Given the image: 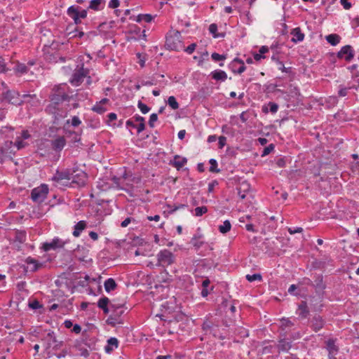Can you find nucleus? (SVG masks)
Masks as SVG:
<instances>
[{
    "instance_id": "nucleus-1",
    "label": "nucleus",
    "mask_w": 359,
    "mask_h": 359,
    "mask_svg": "<svg viewBox=\"0 0 359 359\" xmlns=\"http://www.w3.org/2000/svg\"><path fill=\"white\" fill-rule=\"evenodd\" d=\"M69 87L66 83L55 85L51 89L49 94V100H54L62 103L70 102L73 99V95L69 94Z\"/></svg>"
},
{
    "instance_id": "nucleus-2",
    "label": "nucleus",
    "mask_w": 359,
    "mask_h": 359,
    "mask_svg": "<svg viewBox=\"0 0 359 359\" xmlns=\"http://www.w3.org/2000/svg\"><path fill=\"white\" fill-rule=\"evenodd\" d=\"M218 322L212 316H206L201 325L202 330L205 334H210L215 338L224 339L226 337L220 332Z\"/></svg>"
},
{
    "instance_id": "nucleus-3",
    "label": "nucleus",
    "mask_w": 359,
    "mask_h": 359,
    "mask_svg": "<svg viewBox=\"0 0 359 359\" xmlns=\"http://www.w3.org/2000/svg\"><path fill=\"white\" fill-rule=\"evenodd\" d=\"M110 308L111 313L107 318L106 323L112 327H115L118 324H123L122 316L127 309V308H124V304H111Z\"/></svg>"
},
{
    "instance_id": "nucleus-4",
    "label": "nucleus",
    "mask_w": 359,
    "mask_h": 359,
    "mask_svg": "<svg viewBox=\"0 0 359 359\" xmlns=\"http://www.w3.org/2000/svg\"><path fill=\"white\" fill-rule=\"evenodd\" d=\"M182 36L179 31L170 32L166 36L165 47L167 50L180 51L184 49V46L181 39Z\"/></svg>"
},
{
    "instance_id": "nucleus-5",
    "label": "nucleus",
    "mask_w": 359,
    "mask_h": 359,
    "mask_svg": "<svg viewBox=\"0 0 359 359\" xmlns=\"http://www.w3.org/2000/svg\"><path fill=\"white\" fill-rule=\"evenodd\" d=\"M44 111L47 114L52 116L53 126L50 127V131L57 132L61 128L60 124L62 121L67 116L68 111L67 109L55 110L53 111V112H50V111L47 109H44Z\"/></svg>"
},
{
    "instance_id": "nucleus-6",
    "label": "nucleus",
    "mask_w": 359,
    "mask_h": 359,
    "mask_svg": "<svg viewBox=\"0 0 359 359\" xmlns=\"http://www.w3.org/2000/svg\"><path fill=\"white\" fill-rule=\"evenodd\" d=\"M157 263L156 266L165 268L175 262L176 256L169 250H161L156 255Z\"/></svg>"
},
{
    "instance_id": "nucleus-7",
    "label": "nucleus",
    "mask_w": 359,
    "mask_h": 359,
    "mask_svg": "<svg viewBox=\"0 0 359 359\" xmlns=\"http://www.w3.org/2000/svg\"><path fill=\"white\" fill-rule=\"evenodd\" d=\"M48 191L49 189L48 185L42 184L32 190L31 198L35 203H41L47 198Z\"/></svg>"
},
{
    "instance_id": "nucleus-8",
    "label": "nucleus",
    "mask_w": 359,
    "mask_h": 359,
    "mask_svg": "<svg viewBox=\"0 0 359 359\" xmlns=\"http://www.w3.org/2000/svg\"><path fill=\"white\" fill-rule=\"evenodd\" d=\"M1 95L3 100H6L9 104L13 105L20 106L22 104V103L24 102V100H22L21 95L19 93V92L15 90L8 89L6 91L3 92Z\"/></svg>"
},
{
    "instance_id": "nucleus-9",
    "label": "nucleus",
    "mask_w": 359,
    "mask_h": 359,
    "mask_svg": "<svg viewBox=\"0 0 359 359\" xmlns=\"http://www.w3.org/2000/svg\"><path fill=\"white\" fill-rule=\"evenodd\" d=\"M89 74V69L83 67V64L76 69L69 79V82L72 86H79L83 81L85 77Z\"/></svg>"
},
{
    "instance_id": "nucleus-10",
    "label": "nucleus",
    "mask_w": 359,
    "mask_h": 359,
    "mask_svg": "<svg viewBox=\"0 0 359 359\" xmlns=\"http://www.w3.org/2000/svg\"><path fill=\"white\" fill-rule=\"evenodd\" d=\"M324 294H316L315 295H309V304L313 311L320 313L324 307L323 299Z\"/></svg>"
},
{
    "instance_id": "nucleus-11",
    "label": "nucleus",
    "mask_w": 359,
    "mask_h": 359,
    "mask_svg": "<svg viewBox=\"0 0 359 359\" xmlns=\"http://www.w3.org/2000/svg\"><path fill=\"white\" fill-rule=\"evenodd\" d=\"M67 243V241H63L57 237L54 238L50 242H45L42 244L41 249L45 252H48L51 250H57L62 248Z\"/></svg>"
},
{
    "instance_id": "nucleus-12",
    "label": "nucleus",
    "mask_w": 359,
    "mask_h": 359,
    "mask_svg": "<svg viewBox=\"0 0 359 359\" xmlns=\"http://www.w3.org/2000/svg\"><path fill=\"white\" fill-rule=\"evenodd\" d=\"M309 323L311 329L313 332H318L325 327L326 320L322 316L316 313L311 318Z\"/></svg>"
},
{
    "instance_id": "nucleus-13",
    "label": "nucleus",
    "mask_w": 359,
    "mask_h": 359,
    "mask_svg": "<svg viewBox=\"0 0 359 359\" xmlns=\"http://www.w3.org/2000/svg\"><path fill=\"white\" fill-rule=\"evenodd\" d=\"M313 283L312 287L315 289L316 294H325L326 283L324 281V277L322 274H316L313 277Z\"/></svg>"
},
{
    "instance_id": "nucleus-14",
    "label": "nucleus",
    "mask_w": 359,
    "mask_h": 359,
    "mask_svg": "<svg viewBox=\"0 0 359 359\" xmlns=\"http://www.w3.org/2000/svg\"><path fill=\"white\" fill-rule=\"evenodd\" d=\"M229 68L233 74H241L243 73L246 67L243 60L236 57L229 65Z\"/></svg>"
},
{
    "instance_id": "nucleus-15",
    "label": "nucleus",
    "mask_w": 359,
    "mask_h": 359,
    "mask_svg": "<svg viewBox=\"0 0 359 359\" xmlns=\"http://www.w3.org/2000/svg\"><path fill=\"white\" fill-rule=\"evenodd\" d=\"M338 58L344 57L345 60L350 62L354 57V51L350 45L343 46L337 54Z\"/></svg>"
},
{
    "instance_id": "nucleus-16",
    "label": "nucleus",
    "mask_w": 359,
    "mask_h": 359,
    "mask_svg": "<svg viewBox=\"0 0 359 359\" xmlns=\"http://www.w3.org/2000/svg\"><path fill=\"white\" fill-rule=\"evenodd\" d=\"M74 172L75 171H74ZM72 175H73V172H71V170L69 169H66L62 171L57 170L54 175L52 177L51 180L55 182H60L61 180H71Z\"/></svg>"
},
{
    "instance_id": "nucleus-17",
    "label": "nucleus",
    "mask_w": 359,
    "mask_h": 359,
    "mask_svg": "<svg viewBox=\"0 0 359 359\" xmlns=\"http://www.w3.org/2000/svg\"><path fill=\"white\" fill-rule=\"evenodd\" d=\"M297 314L301 319H306L310 313L308 302L306 301H302L298 305Z\"/></svg>"
},
{
    "instance_id": "nucleus-18",
    "label": "nucleus",
    "mask_w": 359,
    "mask_h": 359,
    "mask_svg": "<svg viewBox=\"0 0 359 359\" xmlns=\"http://www.w3.org/2000/svg\"><path fill=\"white\" fill-rule=\"evenodd\" d=\"M292 346V341L286 338H280L278 341L277 348L278 353L288 352Z\"/></svg>"
},
{
    "instance_id": "nucleus-19",
    "label": "nucleus",
    "mask_w": 359,
    "mask_h": 359,
    "mask_svg": "<svg viewBox=\"0 0 359 359\" xmlns=\"http://www.w3.org/2000/svg\"><path fill=\"white\" fill-rule=\"evenodd\" d=\"M72 184H76L79 187H84L86 183L87 175L85 172H80L76 175H72Z\"/></svg>"
},
{
    "instance_id": "nucleus-20",
    "label": "nucleus",
    "mask_w": 359,
    "mask_h": 359,
    "mask_svg": "<svg viewBox=\"0 0 359 359\" xmlns=\"http://www.w3.org/2000/svg\"><path fill=\"white\" fill-rule=\"evenodd\" d=\"M66 140L63 136H58L51 141V146L54 151H60L66 145Z\"/></svg>"
},
{
    "instance_id": "nucleus-21",
    "label": "nucleus",
    "mask_w": 359,
    "mask_h": 359,
    "mask_svg": "<svg viewBox=\"0 0 359 359\" xmlns=\"http://www.w3.org/2000/svg\"><path fill=\"white\" fill-rule=\"evenodd\" d=\"M187 163V158L175 155L173 160L170 161L169 165L175 167L177 170H180Z\"/></svg>"
},
{
    "instance_id": "nucleus-22",
    "label": "nucleus",
    "mask_w": 359,
    "mask_h": 359,
    "mask_svg": "<svg viewBox=\"0 0 359 359\" xmlns=\"http://www.w3.org/2000/svg\"><path fill=\"white\" fill-rule=\"evenodd\" d=\"M89 250L84 247L80 248L79 246L74 250V257L76 259L81 262H87L86 257L88 255Z\"/></svg>"
},
{
    "instance_id": "nucleus-23",
    "label": "nucleus",
    "mask_w": 359,
    "mask_h": 359,
    "mask_svg": "<svg viewBox=\"0 0 359 359\" xmlns=\"http://www.w3.org/2000/svg\"><path fill=\"white\" fill-rule=\"evenodd\" d=\"M210 76H211L212 79L221 82L225 81L227 79V74L221 69H216L212 71Z\"/></svg>"
},
{
    "instance_id": "nucleus-24",
    "label": "nucleus",
    "mask_w": 359,
    "mask_h": 359,
    "mask_svg": "<svg viewBox=\"0 0 359 359\" xmlns=\"http://www.w3.org/2000/svg\"><path fill=\"white\" fill-rule=\"evenodd\" d=\"M250 189V185L246 182H243L240 184L239 187H237L238 195L241 199H244L246 197L247 193Z\"/></svg>"
},
{
    "instance_id": "nucleus-25",
    "label": "nucleus",
    "mask_w": 359,
    "mask_h": 359,
    "mask_svg": "<svg viewBox=\"0 0 359 359\" xmlns=\"http://www.w3.org/2000/svg\"><path fill=\"white\" fill-rule=\"evenodd\" d=\"M337 339H329L325 341L326 348L328 354H337L339 351V347L336 345Z\"/></svg>"
},
{
    "instance_id": "nucleus-26",
    "label": "nucleus",
    "mask_w": 359,
    "mask_h": 359,
    "mask_svg": "<svg viewBox=\"0 0 359 359\" xmlns=\"http://www.w3.org/2000/svg\"><path fill=\"white\" fill-rule=\"evenodd\" d=\"M105 0H91L89 2L88 9H92L95 11H101L104 8Z\"/></svg>"
},
{
    "instance_id": "nucleus-27",
    "label": "nucleus",
    "mask_w": 359,
    "mask_h": 359,
    "mask_svg": "<svg viewBox=\"0 0 359 359\" xmlns=\"http://www.w3.org/2000/svg\"><path fill=\"white\" fill-rule=\"evenodd\" d=\"M25 263L30 266L29 271L32 272L36 271L43 266V264L39 263L36 259L31 257H28L25 259Z\"/></svg>"
},
{
    "instance_id": "nucleus-28",
    "label": "nucleus",
    "mask_w": 359,
    "mask_h": 359,
    "mask_svg": "<svg viewBox=\"0 0 359 359\" xmlns=\"http://www.w3.org/2000/svg\"><path fill=\"white\" fill-rule=\"evenodd\" d=\"M13 144L14 143L12 141H6L0 148V154L6 156L11 154H14L15 151L12 149Z\"/></svg>"
},
{
    "instance_id": "nucleus-29",
    "label": "nucleus",
    "mask_w": 359,
    "mask_h": 359,
    "mask_svg": "<svg viewBox=\"0 0 359 359\" xmlns=\"http://www.w3.org/2000/svg\"><path fill=\"white\" fill-rule=\"evenodd\" d=\"M291 34L294 36L291 39L294 43L302 41L304 39V34L302 32L300 27H296L292 29Z\"/></svg>"
},
{
    "instance_id": "nucleus-30",
    "label": "nucleus",
    "mask_w": 359,
    "mask_h": 359,
    "mask_svg": "<svg viewBox=\"0 0 359 359\" xmlns=\"http://www.w3.org/2000/svg\"><path fill=\"white\" fill-rule=\"evenodd\" d=\"M203 238V235L201 233L194 234L191 238L190 243L194 247V248L198 250H199L203 245L204 244V241L201 239Z\"/></svg>"
},
{
    "instance_id": "nucleus-31",
    "label": "nucleus",
    "mask_w": 359,
    "mask_h": 359,
    "mask_svg": "<svg viewBox=\"0 0 359 359\" xmlns=\"http://www.w3.org/2000/svg\"><path fill=\"white\" fill-rule=\"evenodd\" d=\"M87 226V223L84 220L78 222L74 226L73 236L79 237L81 235L82 231H83Z\"/></svg>"
},
{
    "instance_id": "nucleus-32",
    "label": "nucleus",
    "mask_w": 359,
    "mask_h": 359,
    "mask_svg": "<svg viewBox=\"0 0 359 359\" xmlns=\"http://www.w3.org/2000/svg\"><path fill=\"white\" fill-rule=\"evenodd\" d=\"M130 19L137 22H141L142 21H144L146 22H150L154 19V16L151 14H139L137 16H130Z\"/></svg>"
},
{
    "instance_id": "nucleus-33",
    "label": "nucleus",
    "mask_w": 359,
    "mask_h": 359,
    "mask_svg": "<svg viewBox=\"0 0 359 359\" xmlns=\"http://www.w3.org/2000/svg\"><path fill=\"white\" fill-rule=\"evenodd\" d=\"M278 105L276 102H269L268 103V105H264L262 107V111L264 114L269 113V111H271L272 114H275L278 111Z\"/></svg>"
},
{
    "instance_id": "nucleus-34",
    "label": "nucleus",
    "mask_w": 359,
    "mask_h": 359,
    "mask_svg": "<svg viewBox=\"0 0 359 359\" xmlns=\"http://www.w3.org/2000/svg\"><path fill=\"white\" fill-rule=\"evenodd\" d=\"M62 102L54 100H50V102L46 106L45 109H47L50 111V112H53V111L58 110L61 109H65L62 107Z\"/></svg>"
},
{
    "instance_id": "nucleus-35",
    "label": "nucleus",
    "mask_w": 359,
    "mask_h": 359,
    "mask_svg": "<svg viewBox=\"0 0 359 359\" xmlns=\"http://www.w3.org/2000/svg\"><path fill=\"white\" fill-rule=\"evenodd\" d=\"M74 34L73 35V37L74 38H79L81 39L83 36H86L87 39L90 38L91 36H95L96 32H89L88 33H84L82 30L79 29V27L75 28L74 31L73 32Z\"/></svg>"
},
{
    "instance_id": "nucleus-36",
    "label": "nucleus",
    "mask_w": 359,
    "mask_h": 359,
    "mask_svg": "<svg viewBox=\"0 0 359 359\" xmlns=\"http://www.w3.org/2000/svg\"><path fill=\"white\" fill-rule=\"evenodd\" d=\"M27 239V233L24 230H16L14 241L18 242L20 244H22L26 241Z\"/></svg>"
},
{
    "instance_id": "nucleus-37",
    "label": "nucleus",
    "mask_w": 359,
    "mask_h": 359,
    "mask_svg": "<svg viewBox=\"0 0 359 359\" xmlns=\"http://www.w3.org/2000/svg\"><path fill=\"white\" fill-rule=\"evenodd\" d=\"M118 346V341L115 337H111L107 340V345L105 346L104 350L107 353H110L113 351V346L117 348Z\"/></svg>"
},
{
    "instance_id": "nucleus-38",
    "label": "nucleus",
    "mask_w": 359,
    "mask_h": 359,
    "mask_svg": "<svg viewBox=\"0 0 359 359\" xmlns=\"http://www.w3.org/2000/svg\"><path fill=\"white\" fill-rule=\"evenodd\" d=\"M13 69L16 74L20 75L27 74L29 71V68L25 64L19 62H18Z\"/></svg>"
},
{
    "instance_id": "nucleus-39",
    "label": "nucleus",
    "mask_w": 359,
    "mask_h": 359,
    "mask_svg": "<svg viewBox=\"0 0 359 359\" xmlns=\"http://www.w3.org/2000/svg\"><path fill=\"white\" fill-rule=\"evenodd\" d=\"M266 249L269 252H274L275 250H279L278 245H276V241L271 240L269 238H266L264 243Z\"/></svg>"
},
{
    "instance_id": "nucleus-40",
    "label": "nucleus",
    "mask_w": 359,
    "mask_h": 359,
    "mask_svg": "<svg viewBox=\"0 0 359 359\" xmlns=\"http://www.w3.org/2000/svg\"><path fill=\"white\" fill-rule=\"evenodd\" d=\"M104 286L105 291L109 292L116 288L117 284L112 278H109L104 281Z\"/></svg>"
},
{
    "instance_id": "nucleus-41",
    "label": "nucleus",
    "mask_w": 359,
    "mask_h": 359,
    "mask_svg": "<svg viewBox=\"0 0 359 359\" xmlns=\"http://www.w3.org/2000/svg\"><path fill=\"white\" fill-rule=\"evenodd\" d=\"M326 41L332 46H337L341 40V36L337 34H331L325 36Z\"/></svg>"
},
{
    "instance_id": "nucleus-42",
    "label": "nucleus",
    "mask_w": 359,
    "mask_h": 359,
    "mask_svg": "<svg viewBox=\"0 0 359 359\" xmlns=\"http://www.w3.org/2000/svg\"><path fill=\"white\" fill-rule=\"evenodd\" d=\"M209 32L212 34V36L215 39L223 38L226 35V34L224 32H222V33L217 32V25L215 23H212L209 26Z\"/></svg>"
},
{
    "instance_id": "nucleus-43",
    "label": "nucleus",
    "mask_w": 359,
    "mask_h": 359,
    "mask_svg": "<svg viewBox=\"0 0 359 359\" xmlns=\"http://www.w3.org/2000/svg\"><path fill=\"white\" fill-rule=\"evenodd\" d=\"M80 6L72 5L67 8V15H73L81 19L80 17Z\"/></svg>"
},
{
    "instance_id": "nucleus-44",
    "label": "nucleus",
    "mask_w": 359,
    "mask_h": 359,
    "mask_svg": "<svg viewBox=\"0 0 359 359\" xmlns=\"http://www.w3.org/2000/svg\"><path fill=\"white\" fill-rule=\"evenodd\" d=\"M166 206L169 209L168 210V213L170 215H172V214H174L178 210L187 208L188 205H187V204H178V205H171L170 204H167Z\"/></svg>"
},
{
    "instance_id": "nucleus-45",
    "label": "nucleus",
    "mask_w": 359,
    "mask_h": 359,
    "mask_svg": "<svg viewBox=\"0 0 359 359\" xmlns=\"http://www.w3.org/2000/svg\"><path fill=\"white\" fill-rule=\"evenodd\" d=\"M47 337L49 338L50 340L52 341L55 346L53 347L54 349H57L62 346V341H58L55 335V332L53 331H49L47 334Z\"/></svg>"
},
{
    "instance_id": "nucleus-46",
    "label": "nucleus",
    "mask_w": 359,
    "mask_h": 359,
    "mask_svg": "<svg viewBox=\"0 0 359 359\" xmlns=\"http://www.w3.org/2000/svg\"><path fill=\"white\" fill-rule=\"evenodd\" d=\"M74 346H75V348L78 351H79V355L83 356L85 358H87L89 356V351H88V349L84 347H82L81 344L80 342H79L78 341H76Z\"/></svg>"
},
{
    "instance_id": "nucleus-47",
    "label": "nucleus",
    "mask_w": 359,
    "mask_h": 359,
    "mask_svg": "<svg viewBox=\"0 0 359 359\" xmlns=\"http://www.w3.org/2000/svg\"><path fill=\"white\" fill-rule=\"evenodd\" d=\"M231 224L229 220H225L223 224L219 226V231L222 233H226L231 230Z\"/></svg>"
},
{
    "instance_id": "nucleus-48",
    "label": "nucleus",
    "mask_w": 359,
    "mask_h": 359,
    "mask_svg": "<svg viewBox=\"0 0 359 359\" xmlns=\"http://www.w3.org/2000/svg\"><path fill=\"white\" fill-rule=\"evenodd\" d=\"M209 163L210 164V166L209 168V171L210 172H212V173L220 172L221 170H220V169H219L217 168L218 164H217V161L215 159H214V158L210 159Z\"/></svg>"
},
{
    "instance_id": "nucleus-49",
    "label": "nucleus",
    "mask_w": 359,
    "mask_h": 359,
    "mask_svg": "<svg viewBox=\"0 0 359 359\" xmlns=\"http://www.w3.org/2000/svg\"><path fill=\"white\" fill-rule=\"evenodd\" d=\"M92 111L94 112H96L99 114H103L107 109L104 107L103 105L100 104L99 103L96 102L95 104H94L92 107Z\"/></svg>"
},
{
    "instance_id": "nucleus-50",
    "label": "nucleus",
    "mask_w": 359,
    "mask_h": 359,
    "mask_svg": "<svg viewBox=\"0 0 359 359\" xmlns=\"http://www.w3.org/2000/svg\"><path fill=\"white\" fill-rule=\"evenodd\" d=\"M81 123V121L77 116H74L71 120L68 119L66 121V124H71V126L74 128L78 127Z\"/></svg>"
},
{
    "instance_id": "nucleus-51",
    "label": "nucleus",
    "mask_w": 359,
    "mask_h": 359,
    "mask_svg": "<svg viewBox=\"0 0 359 359\" xmlns=\"http://www.w3.org/2000/svg\"><path fill=\"white\" fill-rule=\"evenodd\" d=\"M194 211V215L196 217H201L208 212V208L204 205L201 207H196Z\"/></svg>"
},
{
    "instance_id": "nucleus-52",
    "label": "nucleus",
    "mask_w": 359,
    "mask_h": 359,
    "mask_svg": "<svg viewBox=\"0 0 359 359\" xmlns=\"http://www.w3.org/2000/svg\"><path fill=\"white\" fill-rule=\"evenodd\" d=\"M168 104L172 109H177L179 108V103L174 96H170L168 99Z\"/></svg>"
},
{
    "instance_id": "nucleus-53",
    "label": "nucleus",
    "mask_w": 359,
    "mask_h": 359,
    "mask_svg": "<svg viewBox=\"0 0 359 359\" xmlns=\"http://www.w3.org/2000/svg\"><path fill=\"white\" fill-rule=\"evenodd\" d=\"M136 56L139 59L138 62H139L140 67H144L145 66V62L147 60V54L137 53L136 54Z\"/></svg>"
},
{
    "instance_id": "nucleus-54",
    "label": "nucleus",
    "mask_w": 359,
    "mask_h": 359,
    "mask_svg": "<svg viewBox=\"0 0 359 359\" xmlns=\"http://www.w3.org/2000/svg\"><path fill=\"white\" fill-rule=\"evenodd\" d=\"M245 278L249 282L262 280V275L260 273H254L252 275L248 274L246 275Z\"/></svg>"
},
{
    "instance_id": "nucleus-55",
    "label": "nucleus",
    "mask_w": 359,
    "mask_h": 359,
    "mask_svg": "<svg viewBox=\"0 0 359 359\" xmlns=\"http://www.w3.org/2000/svg\"><path fill=\"white\" fill-rule=\"evenodd\" d=\"M109 303V299L108 297H103L102 298H100L97 302V306L100 308V309H102L104 307H106L108 306Z\"/></svg>"
},
{
    "instance_id": "nucleus-56",
    "label": "nucleus",
    "mask_w": 359,
    "mask_h": 359,
    "mask_svg": "<svg viewBox=\"0 0 359 359\" xmlns=\"http://www.w3.org/2000/svg\"><path fill=\"white\" fill-rule=\"evenodd\" d=\"M273 348L274 347L272 345L265 346L262 347L260 353L262 355L271 354L273 353Z\"/></svg>"
},
{
    "instance_id": "nucleus-57",
    "label": "nucleus",
    "mask_w": 359,
    "mask_h": 359,
    "mask_svg": "<svg viewBox=\"0 0 359 359\" xmlns=\"http://www.w3.org/2000/svg\"><path fill=\"white\" fill-rule=\"evenodd\" d=\"M211 57L215 62L223 61V60H226V55H220V54L215 52V53H212Z\"/></svg>"
},
{
    "instance_id": "nucleus-58",
    "label": "nucleus",
    "mask_w": 359,
    "mask_h": 359,
    "mask_svg": "<svg viewBox=\"0 0 359 359\" xmlns=\"http://www.w3.org/2000/svg\"><path fill=\"white\" fill-rule=\"evenodd\" d=\"M137 107L144 114H147L150 111V107L141 101L138 102Z\"/></svg>"
},
{
    "instance_id": "nucleus-59",
    "label": "nucleus",
    "mask_w": 359,
    "mask_h": 359,
    "mask_svg": "<svg viewBox=\"0 0 359 359\" xmlns=\"http://www.w3.org/2000/svg\"><path fill=\"white\" fill-rule=\"evenodd\" d=\"M274 147L273 144H269L267 147L264 148L261 156L264 157L269 155L274 149Z\"/></svg>"
},
{
    "instance_id": "nucleus-60",
    "label": "nucleus",
    "mask_w": 359,
    "mask_h": 359,
    "mask_svg": "<svg viewBox=\"0 0 359 359\" xmlns=\"http://www.w3.org/2000/svg\"><path fill=\"white\" fill-rule=\"evenodd\" d=\"M278 65H280L278 69L282 72H285V73H287V74H291L292 72V67H285L284 66V64L283 62L278 61Z\"/></svg>"
},
{
    "instance_id": "nucleus-61",
    "label": "nucleus",
    "mask_w": 359,
    "mask_h": 359,
    "mask_svg": "<svg viewBox=\"0 0 359 359\" xmlns=\"http://www.w3.org/2000/svg\"><path fill=\"white\" fill-rule=\"evenodd\" d=\"M29 306L33 310H36L38 309L41 308L42 304H41L38 300L35 299L32 302H29Z\"/></svg>"
},
{
    "instance_id": "nucleus-62",
    "label": "nucleus",
    "mask_w": 359,
    "mask_h": 359,
    "mask_svg": "<svg viewBox=\"0 0 359 359\" xmlns=\"http://www.w3.org/2000/svg\"><path fill=\"white\" fill-rule=\"evenodd\" d=\"M8 70L9 69L6 67L5 60L2 57H0V73H6Z\"/></svg>"
},
{
    "instance_id": "nucleus-63",
    "label": "nucleus",
    "mask_w": 359,
    "mask_h": 359,
    "mask_svg": "<svg viewBox=\"0 0 359 359\" xmlns=\"http://www.w3.org/2000/svg\"><path fill=\"white\" fill-rule=\"evenodd\" d=\"M158 120V115L157 114L153 113L150 115L149 120V126L150 128L154 127V122H156Z\"/></svg>"
},
{
    "instance_id": "nucleus-64",
    "label": "nucleus",
    "mask_w": 359,
    "mask_h": 359,
    "mask_svg": "<svg viewBox=\"0 0 359 359\" xmlns=\"http://www.w3.org/2000/svg\"><path fill=\"white\" fill-rule=\"evenodd\" d=\"M226 144V137L225 136H219L218 137V147L222 149Z\"/></svg>"
}]
</instances>
